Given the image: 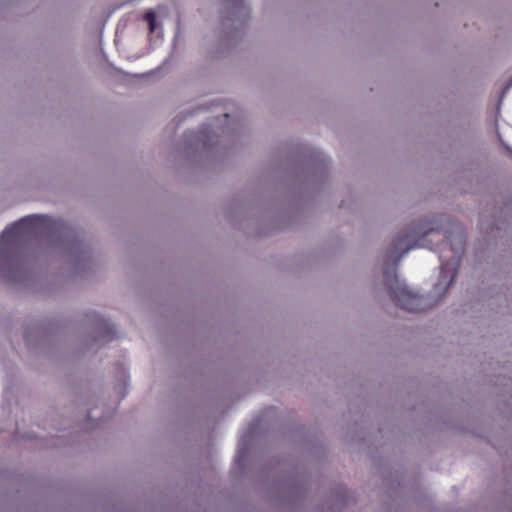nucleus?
<instances>
[{
    "label": "nucleus",
    "mask_w": 512,
    "mask_h": 512,
    "mask_svg": "<svg viewBox=\"0 0 512 512\" xmlns=\"http://www.w3.org/2000/svg\"><path fill=\"white\" fill-rule=\"evenodd\" d=\"M440 232L444 233L442 248L439 251L440 275L427 297L413 292L404 280L399 279L394 268L389 267L384 271L385 283L390 292L400 306L407 311L425 310L446 293L457 275L462 260L466 240L464 230L445 215L438 219L424 220L412 224L408 231L395 241L392 250L387 254V262L397 266L401 258L410 250L430 248L426 243V236Z\"/></svg>",
    "instance_id": "f257e3e1"
},
{
    "label": "nucleus",
    "mask_w": 512,
    "mask_h": 512,
    "mask_svg": "<svg viewBox=\"0 0 512 512\" xmlns=\"http://www.w3.org/2000/svg\"><path fill=\"white\" fill-rule=\"evenodd\" d=\"M45 240L50 246L62 248L75 264L87 262L90 253L77 231L59 218L28 215L8 225L0 235V277L9 283H21L26 278L21 257L27 240Z\"/></svg>",
    "instance_id": "f03ea898"
},
{
    "label": "nucleus",
    "mask_w": 512,
    "mask_h": 512,
    "mask_svg": "<svg viewBox=\"0 0 512 512\" xmlns=\"http://www.w3.org/2000/svg\"><path fill=\"white\" fill-rule=\"evenodd\" d=\"M250 7L244 0H224L221 10L222 38L230 45L237 44L243 37Z\"/></svg>",
    "instance_id": "7ed1b4c3"
},
{
    "label": "nucleus",
    "mask_w": 512,
    "mask_h": 512,
    "mask_svg": "<svg viewBox=\"0 0 512 512\" xmlns=\"http://www.w3.org/2000/svg\"><path fill=\"white\" fill-rule=\"evenodd\" d=\"M217 130H187L184 134L189 152L212 154L218 152L221 140Z\"/></svg>",
    "instance_id": "20e7f679"
},
{
    "label": "nucleus",
    "mask_w": 512,
    "mask_h": 512,
    "mask_svg": "<svg viewBox=\"0 0 512 512\" xmlns=\"http://www.w3.org/2000/svg\"><path fill=\"white\" fill-rule=\"evenodd\" d=\"M93 329L94 332L103 340L111 341L115 337V327L107 319L94 314Z\"/></svg>",
    "instance_id": "39448f33"
},
{
    "label": "nucleus",
    "mask_w": 512,
    "mask_h": 512,
    "mask_svg": "<svg viewBox=\"0 0 512 512\" xmlns=\"http://www.w3.org/2000/svg\"><path fill=\"white\" fill-rule=\"evenodd\" d=\"M305 150V157L309 165L323 170L328 167L330 161L322 151L312 147H305Z\"/></svg>",
    "instance_id": "423d86ee"
},
{
    "label": "nucleus",
    "mask_w": 512,
    "mask_h": 512,
    "mask_svg": "<svg viewBox=\"0 0 512 512\" xmlns=\"http://www.w3.org/2000/svg\"><path fill=\"white\" fill-rule=\"evenodd\" d=\"M258 423H251L248 428L241 435L238 442V461L240 462L244 459L249 450V444L253 437L254 431L257 427Z\"/></svg>",
    "instance_id": "0eeeda50"
},
{
    "label": "nucleus",
    "mask_w": 512,
    "mask_h": 512,
    "mask_svg": "<svg viewBox=\"0 0 512 512\" xmlns=\"http://www.w3.org/2000/svg\"><path fill=\"white\" fill-rule=\"evenodd\" d=\"M143 20L147 23L149 31L154 33L157 31L158 22H157V14L153 9H148L144 15Z\"/></svg>",
    "instance_id": "6e6552de"
},
{
    "label": "nucleus",
    "mask_w": 512,
    "mask_h": 512,
    "mask_svg": "<svg viewBox=\"0 0 512 512\" xmlns=\"http://www.w3.org/2000/svg\"><path fill=\"white\" fill-rule=\"evenodd\" d=\"M179 35H180V20L178 19L177 20V28H176V31H175V34H174V37H173L172 43H171L172 52L176 49Z\"/></svg>",
    "instance_id": "1a4fd4ad"
},
{
    "label": "nucleus",
    "mask_w": 512,
    "mask_h": 512,
    "mask_svg": "<svg viewBox=\"0 0 512 512\" xmlns=\"http://www.w3.org/2000/svg\"><path fill=\"white\" fill-rule=\"evenodd\" d=\"M512 88V77L506 82V84L504 85V87L502 88L501 90V96H500V101L502 100V98L505 96V94Z\"/></svg>",
    "instance_id": "9d476101"
},
{
    "label": "nucleus",
    "mask_w": 512,
    "mask_h": 512,
    "mask_svg": "<svg viewBox=\"0 0 512 512\" xmlns=\"http://www.w3.org/2000/svg\"><path fill=\"white\" fill-rule=\"evenodd\" d=\"M87 418H88V420H92V419H94V417H93V411H92V410L88 412V414H87Z\"/></svg>",
    "instance_id": "9b49d317"
},
{
    "label": "nucleus",
    "mask_w": 512,
    "mask_h": 512,
    "mask_svg": "<svg viewBox=\"0 0 512 512\" xmlns=\"http://www.w3.org/2000/svg\"><path fill=\"white\" fill-rule=\"evenodd\" d=\"M198 128L205 129V128H210V126L206 123H202Z\"/></svg>",
    "instance_id": "f8f14e48"
}]
</instances>
